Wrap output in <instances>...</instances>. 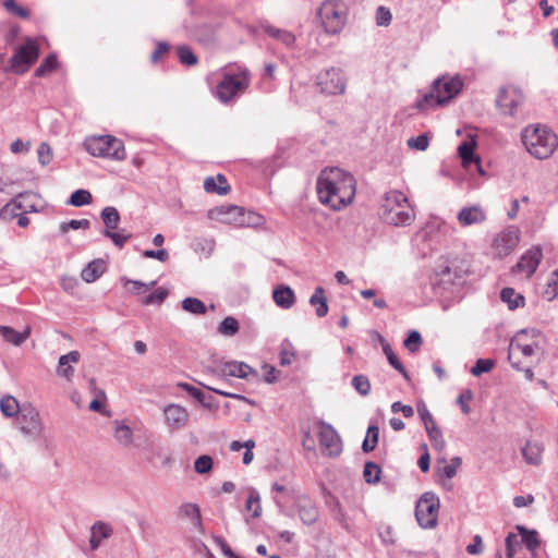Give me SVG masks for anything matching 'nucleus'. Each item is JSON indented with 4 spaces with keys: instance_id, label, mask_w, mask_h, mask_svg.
I'll list each match as a JSON object with an SVG mask.
<instances>
[{
    "instance_id": "nucleus-1",
    "label": "nucleus",
    "mask_w": 558,
    "mask_h": 558,
    "mask_svg": "<svg viewBox=\"0 0 558 558\" xmlns=\"http://www.w3.org/2000/svg\"><path fill=\"white\" fill-rule=\"evenodd\" d=\"M317 194L323 204L335 210H340L352 203L356 182L353 175L338 167L322 170L317 178Z\"/></svg>"
},
{
    "instance_id": "nucleus-2",
    "label": "nucleus",
    "mask_w": 558,
    "mask_h": 558,
    "mask_svg": "<svg viewBox=\"0 0 558 558\" xmlns=\"http://www.w3.org/2000/svg\"><path fill=\"white\" fill-rule=\"evenodd\" d=\"M251 85V72L246 66L229 64L216 86L215 96L222 104L234 102Z\"/></svg>"
},
{
    "instance_id": "nucleus-3",
    "label": "nucleus",
    "mask_w": 558,
    "mask_h": 558,
    "mask_svg": "<svg viewBox=\"0 0 558 558\" xmlns=\"http://www.w3.org/2000/svg\"><path fill=\"white\" fill-rule=\"evenodd\" d=\"M521 140L529 154L541 160L549 158L558 147L557 135L541 124L525 126Z\"/></svg>"
},
{
    "instance_id": "nucleus-4",
    "label": "nucleus",
    "mask_w": 558,
    "mask_h": 558,
    "mask_svg": "<svg viewBox=\"0 0 558 558\" xmlns=\"http://www.w3.org/2000/svg\"><path fill=\"white\" fill-rule=\"evenodd\" d=\"M380 208L383 220L391 226H410L415 218L414 209L407 195L398 190L385 193Z\"/></svg>"
},
{
    "instance_id": "nucleus-5",
    "label": "nucleus",
    "mask_w": 558,
    "mask_h": 558,
    "mask_svg": "<svg viewBox=\"0 0 558 558\" xmlns=\"http://www.w3.org/2000/svg\"><path fill=\"white\" fill-rule=\"evenodd\" d=\"M463 88V81L459 75L452 77H438L434 81L432 90L418 101V108L442 106L454 98Z\"/></svg>"
},
{
    "instance_id": "nucleus-6",
    "label": "nucleus",
    "mask_w": 558,
    "mask_h": 558,
    "mask_svg": "<svg viewBox=\"0 0 558 558\" xmlns=\"http://www.w3.org/2000/svg\"><path fill=\"white\" fill-rule=\"evenodd\" d=\"M86 150L95 157L122 161L126 158L124 144L112 135L92 136L85 140Z\"/></svg>"
},
{
    "instance_id": "nucleus-7",
    "label": "nucleus",
    "mask_w": 558,
    "mask_h": 558,
    "mask_svg": "<svg viewBox=\"0 0 558 558\" xmlns=\"http://www.w3.org/2000/svg\"><path fill=\"white\" fill-rule=\"evenodd\" d=\"M347 8L342 0H326L318 10V16L326 33L338 34L345 24Z\"/></svg>"
},
{
    "instance_id": "nucleus-8",
    "label": "nucleus",
    "mask_w": 558,
    "mask_h": 558,
    "mask_svg": "<svg viewBox=\"0 0 558 558\" xmlns=\"http://www.w3.org/2000/svg\"><path fill=\"white\" fill-rule=\"evenodd\" d=\"M469 271V265L465 260L442 259L435 268L436 283L445 287L460 284Z\"/></svg>"
},
{
    "instance_id": "nucleus-9",
    "label": "nucleus",
    "mask_w": 558,
    "mask_h": 558,
    "mask_svg": "<svg viewBox=\"0 0 558 558\" xmlns=\"http://www.w3.org/2000/svg\"><path fill=\"white\" fill-rule=\"evenodd\" d=\"M439 498L430 492L424 493L416 502L415 517L424 529H432L437 524Z\"/></svg>"
},
{
    "instance_id": "nucleus-10",
    "label": "nucleus",
    "mask_w": 558,
    "mask_h": 558,
    "mask_svg": "<svg viewBox=\"0 0 558 558\" xmlns=\"http://www.w3.org/2000/svg\"><path fill=\"white\" fill-rule=\"evenodd\" d=\"M316 85L326 95H341L345 92L347 78L340 68L322 70L316 76Z\"/></svg>"
},
{
    "instance_id": "nucleus-11",
    "label": "nucleus",
    "mask_w": 558,
    "mask_h": 558,
    "mask_svg": "<svg viewBox=\"0 0 558 558\" xmlns=\"http://www.w3.org/2000/svg\"><path fill=\"white\" fill-rule=\"evenodd\" d=\"M39 56V47L35 39L27 38L25 44L15 49L11 58V68L17 74L25 73Z\"/></svg>"
},
{
    "instance_id": "nucleus-12",
    "label": "nucleus",
    "mask_w": 558,
    "mask_h": 558,
    "mask_svg": "<svg viewBox=\"0 0 558 558\" xmlns=\"http://www.w3.org/2000/svg\"><path fill=\"white\" fill-rule=\"evenodd\" d=\"M524 335H531L532 337H537L539 331L537 329H522L520 330L515 337L511 340L509 347L508 360L511 366L515 369H521L519 366V361H515L517 354H522L523 356H532L534 354L536 343H522L521 337Z\"/></svg>"
},
{
    "instance_id": "nucleus-13",
    "label": "nucleus",
    "mask_w": 558,
    "mask_h": 558,
    "mask_svg": "<svg viewBox=\"0 0 558 558\" xmlns=\"http://www.w3.org/2000/svg\"><path fill=\"white\" fill-rule=\"evenodd\" d=\"M317 428L322 449L326 450L327 453H341L343 450L342 439L333 426L324 421H319Z\"/></svg>"
},
{
    "instance_id": "nucleus-14",
    "label": "nucleus",
    "mask_w": 558,
    "mask_h": 558,
    "mask_svg": "<svg viewBox=\"0 0 558 558\" xmlns=\"http://www.w3.org/2000/svg\"><path fill=\"white\" fill-rule=\"evenodd\" d=\"M16 424L25 435L36 437L40 434L41 422L38 411L32 405H23L16 417Z\"/></svg>"
},
{
    "instance_id": "nucleus-15",
    "label": "nucleus",
    "mask_w": 558,
    "mask_h": 558,
    "mask_svg": "<svg viewBox=\"0 0 558 558\" xmlns=\"http://www.w3.org/2000/svg\"><path fill=\"white\" fill-rule=\"evenodd\" d=\"M208 218L228 225H243L244 213L239 206L229 205L208 210Z\"/></svg>"
},
{
    "instance_id": "nucleus-16",
    "label": "nucleus",
    "mask_w": 558,
    "mask_h": 558,
    "mask_svg": "<svg viewBox=\"0 0 558 558\" xmlns=\"http://www.w3.org/2000/svg\"><path fill=\"white\" fill-rule=\"evenodd\" d=\"M543 258V252L539 246H532L520 258V260L512 267V272H522L525 277L530 278L537 269Z\"/></svg>"
},
{
    "instance_id": "nucleus-17",
    "label": "nucleus",
    "mask_w": 558,
    "mask_h": 558,
    "mask_svg": "<svg viewBox=\"0 0 558 558\" xmlns=\"http://www.w3.org/2000/svg\"><path fill=\"white\" fill-rule=\"evenodd\" d=\"M522 95L515 89L502 88L496 98V104L499 110L504 114L510 117L515 116L517 109L522 104Z\"/></svg>"
},
{
    "instance_id": "nucleus-18",
    "label": "nucleus",
    "mask_w": 558,
    "mask_h": 558,
    "mask_svg": "<svg viewBox=\"0 0 558 558\" xmlns=\"http://www.w3.org/2000/svg\"><path fill=\"white\" fill-rule=\"evenodd\" d=\"M178 517L185 520L190 524V531L193 534H203L204 527L202 523L201 510L196 504L185 502L178 509Z\"/></svg>"
},
{
    "instance_id": "nucleus-19",
    "label": "nucleus",
    "mask_w": 558,
    "mask_h": 558,
    "mask_svg": "<svg viewBox=\"0 0 558 558\" xmlns=\"http://www.w3.org/2000/svg\"><path fill=\"white\" fill-rule=\"evenodd\" d=\"M520 236L514 230H505L497 234L493 247L499 257L508 256L518 245Z\"/></svg>"
},
{
    "instance_id": "nucleus-20",
    "label": "nucleus",
    "mask_w": 558,
    "mask_h": 558,
    "mask_svg": "<svg viewBox=\"0 0 558 558\" xmlns=\"http://www.w3.org/2000/svg\"><path fill=\"white\" fill-rule=\"evenodd\" d=\"M295 508L301 521L306 525L314 524L319 518V510L316 504L306 495L295 497Z\"/></svg>"
},
{
    "instance_id": "nucleus-21",
    "label": "nucleus",
    "mask_w": 558,
    "mask_h": 558,
    "mask_svg": "<svg viewBox=\"0 0 558 558\" xmlns=\"http://www.w3.org/2000/svg\"><path fill=\"white\" fill-rule=\"evenodd\" d=\"M186 35L203 45H209L214 43L217 27L216 25L207 22H202L193 27L184 24Z\"/></svg>"
},
{
    "instance_id": "nucleus-22",
    "label": "nucleus",
    "mask_w": 558,
    "mask_h": 558,
    "mask_svg": "<svg viewBox=\"0 0 558 558\" xmlns=\"http://www.w3.org/2000/svg\"><path fill=\"white\" fill-rule=\"evenodd\" d=\"M260 29L270 38L281 44L288 49H293L295 47L296 37L295 35L284 28L276 27L267 22L260 23Z\"/></svg>"
},
{
    "instance_id": "nucleus-23",
    "label": "nucleus",
    "mask_w": 558,
    "mask_h": 558,
    "mask_svg": "<svg viewBox=\"0 0 558 558\" xmlns=\"http://www.w3.org/2000/svg\"><path fill=\"white\" fill-rule=\"evenodd\" d=\"M167 425L172 429H180L187 422V411L179 404H168L163 409Z\"/></svg>"
},
{
    "instance_id": "nucleus-24",
    "label": "nucleus",
    "mask_w": 558,
    "mask_h": 558,
    "mask_svg": "<svg viewBox=\"0 0 558 558\" xmlns=\"http://www.w3.org/2000/svg\"><path fill=\"white\" fill-rule=\"evenodd\" d=\"M219 376H232L245 379L255 374V369L244 362L230 361L223 363L221 369L217 373Z\"/></svg>"
},
{
    "instance_id": "nucleus-25",
    "label": "nucleus",
    "mask_w": 558,
    "mask_h": 558,
    "mask_svg": "<svg viewBox=\"0 0 558 558\" xmlns=\"http://www.w3.org/2000/svg\"><path fill=\"white\" fill-rule=\"evenodd\" d=\"M113 534L112 526L104 521H96L90 527L89 548L96 550L102 541L109 538Z\"/></svg>"
},
{
    "instance_id": "nucleus-26",
    "label": "nucleus",
    "mask_w": 558,
    "mask_h": 558,
    "mask_svg": "<svg viewBox=\"0 0 558 558\" xmlns=\"http://www.w3.org/2000/svg\"><path fill=\"white\" fill-rule=\"evenodd\" d=\"M272 300L275 304L282 308L289 310L295 304V293L291 287L286 284H279L272 290Z\"/></svg>"
},
{
    "instance_id": "nucleus-27",
    "label": "nucleus",
    "mask_w": 558,
    "mask_h": 558,
    "mask_svg": "<svg viewBox=\"0 0 558 558\" xmlns=\"http://www.w3.org/2000/svg\"><path fill=\"white\" fill-rule=\"evenodd\" d=\"M32 328L31 326H25L22 331H16L14 328L9 326H0V336L8 343H11L15 347H20L31 336Z\"/></svg>"
},
{
    "instance_id": "nucleus-28",
    "label": "nucleus",
    "mask_w": 558,
    "mask_h": 558,
    "mask_svg": "<svg viewBox=\"0 0 558 558\" xmlns=\"http://www.w3.org/2000/svg\"><path fill=\"white\" fill-rule=\"evenodd\" d=\"M457 218L461 226L466 227L483 222L486 219V216L480 206H470L463 207L458 213Z\"/></svg>"
},
{
    "instance_id": "nucleus-29",
    "label": "nucleus",
    "mask_w": 558,
    "mask_h": 558,
    "mask_svg": "<svg viewBox=\"0 0 558 558\" xmlns=\"http://www.w3.org/2000/svg\"><path fill=\"white\" fill-rule=\"evenodd\" d=\"M80 357L78 351H71L68 354L61 355L58 362L57 374L70 380L74 375V368L71 364L78 363Z\"/></svg>"
},
{
    "instance_id": "nucleus-30",
    "label": "nucleus",
    "mask_w": 558,
    "mask_h": 558,
    "mask_svg": "<svg viewBox=\"0 0 558 558\" xmlns=\"http://www.w3.org/2000/svg\"><path fill=\"white\" fill-rule=\"evenodd\" d=\"M107 265L106 262L101 258H97L88 263L82 270L81 277L87 282L92 283L96 281L101 275L106 271Z\"/></svg>"
},
{
    "instance_id": "nucleus-31",
    "label": "nucleus",
    "mask_w": 558,
    "mask_h": 558,
    "mask_svg": "<svg viewBox=\"0 0 558 558\" xmlns=\"http://www.w3.org/2000/svg\"><path fill=\"white\" fill-rule=\"evenodd\" d=\"M204 190L207 193H216L218 195H226L230 191V185L225 175L217 174L216 178L208 177L204 181Z\"/></svg>"
},
{
    "instance_id": "nucleus-32",
    "label": "nucleus",
    "mask_w": 558,
    "mask_h": 558,
    "mask_svg": "<svg viewBox=\"0 0 558 558\" xmlns=\"http://www.w3.org/2000/svg\"><path fill=\"white\" fill-rule=\"evenodd\" d=\"M476 142L474 140L463 141L458 146V155L461 158L462 166L468 168L473 161H480V157L474 154Z\"/></svg>"
},
{
    "instance_id": "nucleus-33",
    "label": "nucleus",
    "mask_w": 558,
    "mask_h": 558,
    "mask_svg": "<svg viewBox=\"0 0 558 558\" xmlns=\"http://www.w3.org/2000/svg\"><path fill=\"white\" fill-rule=\"evenodd\" d=\"M461 463V458L458 456L453 457L449 462L442 457L437 462V473L440 477L452 478L457 474Z\"/></svg>"
},
{
    "instance_id": "nucleus-34",
    "label": "nucleus",
    "mask_w": 558,
    "mask_h": 558,
    "mask_svg": "<svg viewBox=\"0 0 558 558\" xmlns=\"http://www.w3.org/2000/svg\"><path fill=\"white\" fill-rule=\"evenodd\" d=\"M375 335L378 338H380V345L383 348L385 355L387 356L389 364L395 369H397L400 374H402L404 378H409L405 367L403 366V364L399 361V359L395 354L391 345L386 341V339L379 332H375Z\"/></svg>"
},
{
    "instance_id": "nucleus-35",
    "label": "nucleus",
    "mask_w": 558,
    "mask_h": 558,
    "mask_svg": "<svg viewBox=\"0 0 558 558\" xmlns=\"http://www.w3.org/2000/svg\"><path fill=\"white\" fill-rule=\"evenodd\" d=\"M500 299L511 311L523 307L525 304L524 296L512 288H504L500 292Z\"/></svg>"
},
{
    "instance_id": "nucleus-36",
    "label": "nucleus",
    "mask_w": 558,
    "mask_h": 558,
    "mask_svg": "<svg viewBox=\"0 0 558 558\" xmlns=\"http://www.w3.org/2000/svg\"><path fill=\"white\" fill-rule=\"evenodd\" d=\"M310 304L316 306V315L322 318L328 313L327 298L325 296V290L323 287H317L314 293L310 298Z\"/></svg>"
},
{
    "instance_id": "nucleus-37",
    "label": "nucleus",
    "mask_w": 558,
    "mask_h": 558,
    "mask_svg": "<svg viewBox=\"0 0 558 558\" xmlns=\"http://www.w3.org/2000/svg\"><path fill=\"white\" fill-rule=\"evenodd\" d=\"M517 530L519 531V536L520 541H522V544H524L526 548L532 553L535 551L539 546L537 532L534 530H527L521 525H517Z\"/></svg>"
},
{
    "instance_id": "nucleus-38",
    "label": "nucleus",
    "mask_w": 558,
    "mask_h": 558,
    "mask_svg": "<svg viewBox=\"0 0 558 558\" xmlns=\"http://www.w3.org/2000/svg\"><path fill=\"white\" fill-rule=\"evenodd\" d=\"M21 409L17 400L11 395L2 397L0 400V410L5 417H17Z\"/></svg>"
},
{
    "instance_id": "nucleus-39",
    "label": "nucleus",
    "mask_w": 558,
    "mask_h": 558,
    "mask_svg": "<svg viewBox=\"0 0 558 558\" xmlns=\"http://www.w3.org/2000/svg\"><path fill=\"white\" fill-rule=\"evenodd\" d=\"M101 220L105 225V230H116L120 222V214L113 206H107L101 210Z\"/></svg>"
},
{
    "instance_id": "nucleus-40",
    "label": "nucleus",
    "mask_w": 558,
    "mask_h": 558,
    "mask_svg": "<svg viewBox=\"0 0 558 558\" xmlns=\"http://www.w3.org/2000/svg\"><path fill=\"white\" fill-rule=\"evenodd\" d=\"M15 198H17V201H21L20 210H23L24 214L39 211V208L36 203L37 194L33 192H22L19 193L15 196Z\"/></svg>"
},
{
    "instance_id": "nucleus-41",
    "label": "nucleus",
    "mask_w": 558,
    "mask_h": 558,
    "mask_svg": "<svg viewBox=\"0 0 558 558\" xmlns=\"http://www.w3.org/2000/svg\"><path fill=\"white\" fill-rule=\"evenodd\" d=\"M239 329L240 325L238 319L233 316H227L219 323L217 332L225 337H232L239 332Z\"/></svg>"
},
{
    "instance_id": "nucleus-42",
    "label": "nucleus",
    "mask_w": 558,
    "mask_h": 558,
    "mask_svg": "<svg viewBox=\"0 0 558 558\" xmlns=\"http://www.w3.org/2000/svg\"><path fill=\"white\" fill-rule=\"evenodd\" d=\"M181 306L185 312L194 315H204L207 311V307L202 300L192 296L185 298L181 302Z\"/></svg>"
},
{
    "instance_id": "nucleus-43",
    "label": "nucleus",
    "mask_w": 558,
    "mask_h": 558,
    "mask_svg": "<svg viewBox=\"0 0 558 558\" xmlns=\"http://www.w3.org/2000/svg\"><path fill=\"white\" fill-rule=\"evenodd\" d=\"M279 357H280L279 363L281 366H289L295 360L294 347L287 339L283 340L280 344Z\"/></svg>"
},
{
    "instance_id": "nucleus-44",
    "label": "nucleus",
    "mask_w": 558,
    "mask_h": 558,
    "mask_svg": "<svg viewBox=\"0 0 558 558\" xmlns=\"http://www.w3.org/2000/svg\"><path fill=\"white\" fill-rule=\"evenodd\" d=\"M379 428L376 425H369L362 442V449L365 453L373 451L378 442Z\"/></svg>"
},
{
    "instance_id": "nucleus-45",
    "label": "nucleus",
    "mask_w": 558,
    "mask_h": 558,
    "mask_svg": "<svg viewBox=\"0 0 558 558\" xmlns=\"http://www.w3.org/2000/svg\"><path fill=\"white\" fill-rule=\"evenodd\" d=\"M245 508L247 511H252L254 518H258L262 514L260 496L257 489L253 487L250 488Z\"/></svg>"
},
{
    "instance_id": "nucleus-46",
    "label": "nucleus",
    "mask_w": 558,
    "mask_h": 558,
    "mask_svg": "<svg viewBox=\"0 0 558 558\" xmlns=\"http://www.w3.org/2000/svg\"><path fill=\"white\" fill-rule=\"evenodd\" d=\"M21 201L13 197L11 198L1 209H0V219L4 221H10L13 218L17 217V210H20Z\"/></svg>"
},
{
    "instance_id": "nucleus-47",
    "label": "nucleus",
    "mask_w": 558,
    "mask_h": 558,
    "mask_svg": "<svg viewBox=\"0 0 558 558\" xmlns=\"http://www.w3.org/2000/svg\"><path fill=\"white\" fill-rule=\"evenodd\" d=\"M92 201H93V197H92L90 192L87 190L80 189V190L74 191L71 194V196L68 201V204L75 206V207H82L84 205L90 204Z\"/></svg>"
},
{
    "instance_id": "nucleus-48",
    "label": "nucleus",
    "mask_w": 558,
    "mask_h": 558,
    "mask_svg": "<svg viewBox=\"0 0 558 558\" xmlns=\"http://www.w3.org/2000/svg\"><path fill=\"white\" fill-rule=\"evenodd\" d=\"M193 248L196 253L209 257L215 248L214 239L198 238L193 242Z\"/></svg>"
},
{
    "instance_id": "nucleus-49",
    "label": "nucleus",
    "mask_w": 558,
    "mask_h": 558,
    "mask_svg": "<svg viewBox=\"0 0 558 558\" xmlns=\"http://www.w3.org/2000/svg\"><path fill=\"white\" fill-rule=\"evenodd\" d=\"M58 66L57 56L54 53H50L41 64L35 70V76L43 77L48 73L54 71Z\"/></svg>"
},
{
    "instance_id": "nucleus-50",
    "label": "nucleus",
    "mask_w": 558,
    "mask_h": 558,
    "mask_svg": "<svg viewBox=\"0 0 558 558\" xmlns=\"http://www.w3.org/2000/svg\"><path fill=\"white\" fill-rule=\"evenodd\" d=\"M177 54L180 62L184 65L192 66L197 63V57L186 45L179 46L177 48Z\"/></svg>"
},
{
    "instance_id": "nucleus-51",
    "label": "nucleus",
    "mask_w": 558,
    "mask_h": 558,
    "mask_svg": "<svg viewBox=\"0 0 558 558\" xmlns=\"http://www.w3.org/2000/svg\"><path fill=\"white\" fill-rule=\"evenodd\" d=\"M426 432L428 434V437L432 441L433 448L436 451H442L445 449V440L442 437L441 430L437 427V425H433L428 428H426Z\"/></svg>"
},
{
    "instance_id": "nucleus-52",
    "label": "nucleus",
    "mask_w": 558,
    "mask_h": 558,
    "mask_svg": "<svg viewBox=\"0 0 558 558\" xmlns=\"http://www.w3.org/2000/svg\"><path fill=\"white\" fill-rule=\"evenodd\" d=\"M381 470L378 464L366 462L364 465L363 476L369 484L377 483L380 478Z\"/></svg>"
},
{
    "instance_id": "nucleus-53",
    "label": "nucleus",
    "mask_w": 558,
    "mask_h": 558,
    "mask_svg": "<svg viewBox=\"0 0 558 558\" xmlns=\"http://www.w3.org/2000/svg\"><path fill=\"white\" fill-rule=\"evenodd\" d=\"M506 555L507 558H513L518 549L521 548L522 541H520V536L514 533H509L506 537Z\"/></svg>"
},
{
    "instance_id": "nucleus-54",
    "label": "nucleus",
    "mask_w": 558,
    "mask_h": 558,
    "mask_svg": "<svg viewBox=\"0 0 558 558\" xmlns=\"http://www.w3.org/2000/svg\"><path fill=\"white\" fill-rule=\"evenodd\" d=\"M422 336L417 330H412L407 339L404 340L403 344L404 347L411 352L415 353L418 351L421 344H422Z\"/></svg>"
},
{
    "instance_id": "nucleus-55",
    "label": "nucleus",
    "mask_w": 558,
    "mask_h": 558,
    "mask_svg": "<svg viewBox=\"0 0 558 558\" xmlns=\"http://www.w3.org/2000/svg\"><path fill=\"white\" fill-rule=\"evenodd\" d=\"M167 295H168V291L163 288H159L155 292L146 295L142 300V304L143 305H153V304L159 305L166 300Z\"/></svg>"
},
{
    "instance_id": "nucleus-56",
    "label": "nucleus",
    "mask_w": 558,
    "mask_h": 558,
    "mask_svg": "<svg viewBox=\"0 0 558 558\" xmlns=\"http://www.w3.org/2000/svg\"><path fill=\"white\" fill-rule=\"evenodd\" d=\"M352 386L362 396H367L369 393L371 384L368 378L364 375H355L352 378Z\"/></svg>"
},
{
    "instance_id": "nucleus-57",
    "label": "nucleus",
    "mask_w": 558,
    "mask_h": 558,
    "mask_svg": "<svg viewBox=\"0 0 558 558\" xmlns=\"http://www.w3.org/2000/svg\"><path fill=\"white\" fill-rule=\"evenodd\" d=\"M495 363L492 359H478L475 364L471 368V374L473 376H480L483 373H488Z\"/></svg>"
},
{
    "instance_id": "nucleus-58",
    "label": "nucleus",
    "mask_w": 558,
    "mask_h": 558,
    "mask_svg": "<svg viewBox=\"0 0 558 558\" xmlns=\"http://www.w3.org/2000/svg\"><path fill=\"white\" fill-rule=\"evenodd\" d=\"M429 145V136L426 133L408 140V146L412 149L424 151Z\"/></svg>"
},
{
    "instance_id": "nucleus-59",
    "label": "nucleus",
    "mask_w": 558,
    "mask_h": 558,
    "mask_svg": "<svg viewBox=\"0 0 558 558\" xmlns=\"http://www.w3.org/2000/svg\"><path fill=\"white\" fill-rule=\"evenodd\" d=\"M90 221L88 219H72L69 222H62L59 227L60 232L65 233L70 229H88Z\"/></svg>"
},
{
    "instance_id": "nucleus-60",
    "label": "nucleus",
    "mask_w": 558,
    "mask_h": 558,
    "mask_svg": "<svg viewBox=\"0 0 558 558\" xmlns=\"http://www.w3.org/2000/svg\"><path fill=\"white\" fill-rule=\"evenodd\" d=\"M155 284H156V281H151L149 283H144L140 280H131V279H128L124 282V287L135 294L142 293L143 291L153 288Z\"/></svg>"
},
{
    "instance_id": "nucleus-61",
    "label": "nucleus",
    "mask_w": 558,
    "mask_h": 558,
    "mask_svg": "<svg viewBox=\"0 0 558 558\" xmlns=\"http://www.w3.org/2000/svg\"><path fill=\"white\" fill-rule=\"evenodd\" d=\"M104 235L109 238L116 246L122 248L126 241L131 238V234L123 232H116L114 230H105Z\"/></svg>"
},
{
    "instance_id": "nucleus-62",
    "label": "nucleus",
    "mask_w": 558,
    "mask_h": 558,
    "mask_svg": "<svg viewBox=\"0 0 558 558\" xmlns=\"http://www.w3.org/2000/svg\"><path fill=\"white\" fill-rule=\"evenodd\" d=\"M213 468V460L210 456H198L194 463V469L199 474L209 472Z\"/></svg>"
},
{
    "instance_id": "nucleus-63",
    "label": "nucleus",
    "mask_w": 558,
    "mask_h": 558,
    "mask_svg": "<svg viewBox=\"0 0 558 558\" xmlns=\"http://www.w3.org/2000/svg\"><path fill=\"white\" fill-rule=\"evenodd\" d=\"M392 20L391 12L386 7H378L376 10V24L378 26H388Z\"/></svg>"
},
{
    "instance_id": "nucleus-64",
    "label": "nucleus",
    "mask_w": 558,
    "mask_h": 558,
    "mask_svg": "<svg viewBox=\"0 0 558 558\" xmlns=\"http://www.w3.org/2000/svg\"><path fill=\"white\" fill-rule=\"evenodd\" d=\"M178 386L181 389H183L184 391H186L190 396L195 398L197 401L203 403L204 405H208L206 403V401H205V395H204V392L201 389H198V388H196V387H194V386H192V385H190L187 383H180Z\"/></svg>"
}]
</instances>
